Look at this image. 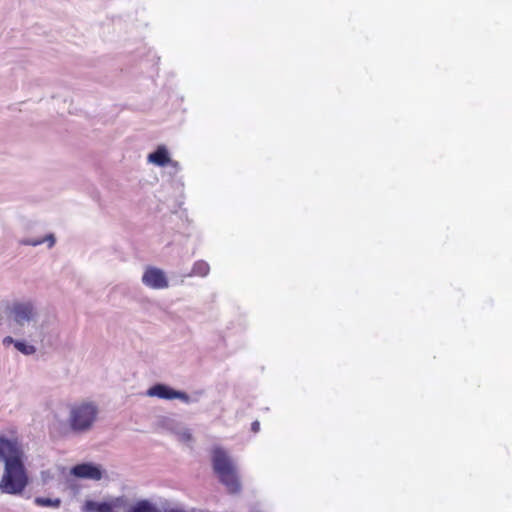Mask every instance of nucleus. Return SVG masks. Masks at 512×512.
I'll return each instance as SVG.
<instances>
[{
	"label": "nucleus",
	"instance_id": "obj_1",
	"mask_svg": "<svg viewBox=\"0 0 512 512\" xmlns=\"http://www.w3.org/2000/svg\"><path fill=\"white\" fill-rule=\"evenodd\" d=\"M212 467L219 481L229 493L236 494L240 492L241 483L237 469L226 451L220 447H216L212 451Z\"/></svg>",
	"mask_w": 512,
	"mask_h": 512
},
{
	"label": "nucleus",
	"instance_id": "obj_2",
	"mask_svg": "<svg viewBox=\"0 0 512 512\" xmlns=\"http://www.w3.org/2000/svg\"><path fill=\"white\" fill-rule=\"evenodd\" d=\"M29 483L24 461H11L4 465V472L0 480V490L10 495L21 494Z\"/></svg>",
	"mask_w": 512,
	"mask_h": 512
},
{
	"label": "nucleus",
	"instance_id": "obj_3",
	"mask_svg": "<svg viewBox=\"0 0 512 512\" xmlns=\"http://www.w3.org/2000/svg\"><path fill=\"white\" fill-rule=\"evenodd\" d=\"M98 415L97 406L84 402L73 405L69 413V426L73 432L83 433L90 430Z\"/></svg>",
	"mask_w": 512,
	"mask_h": 512
},
{
	"label": "nucleus",
	"instance_id": "obj_4",
	"mask_svg": "<svg viewBox=\"0 0 512 512\" xmlns=\"http://www.w3.org/2000/svg\"><path fill=\"white\" fill-rule=\"evenodd\" d=\"M24 453L16 437L7 438L0 434V460L6 463L23 460Z\"/></svg>",
	"mask_w": 512,
	"mask_h": 512
},
{
	"label": "nucleus",
	"instance_id": "obj_5",
	"mask_svg": "<svg viewBox=\"0 0 512 512\" xmlns=\"http://www.w3.org/2000/svg\"><path fill=\"white\" fill-rule=\"evenodd\" d=\"M147 395L150 397H157L160 399H180L184 402H189V396L185 392L174 390L164 384H156L147 390Z\"/></svg>",
	"mask_w": 512,
	"mask_h": 512
},
{
	"label": "nucleus",
	"instance_id": "obj_6",
	"mask_svg": "<svg viewBox=\"0 0 512 512\" xmlns=\"http://www.w3.org/2000/svg\"><path fill=\"white\" fill-rule=\"evenodd\" d=\"M142 282L152 289H164L168 287V280L165 273L156 267H148L143 276Z\"/></svg>",
	"mask_w": 512,
	"mask_h": 512
},
{
	"label": "nucleus",
	"instance_id": "obj_7",
	"mask_svg": "<svg viewBox=\"0 0 512 512\" xmlns=\"http://www.w3.org/2000/svg\"><path fill=\"white\" fill-rule=\"evenodd\" d=\"M11 311L14 321L20 325L31 321L35 316V311L31 303H15Z\"/></svg>",
	"mask_w": 512,
	"mask_h": 512
},
{
	"label": "nucleus",
	"instance_id": "obj_8",
	"mask_svg": "<svg viewBox=\"0 0 512 512\" xmlns=\"http://www.w3.org/2000/svg\"><path fill=\"white\" fill-rule=\"evenodd\" d=\"M71 473L78 478H86L92 480H100L102 478V472L100 468L91 463L78 464L71 469Z\"/></svg>",
	"mask_w": 512,
	"mask_h": 512
},
{
	"label": "nucleus",
	"instance_id": "obj_9",
	"mask_svg": "<svg viewBox=\"0 0 512 512\" xmlns=\"http://www.w3.org/2000/svg\"><path fill=\"white\" fill-rule=\"evenodd\" d=\"M148 160L158 166H166L169 161V155L165 147L160 146L157 150L148 156Z\"/></svg>",
	"mask_w": 512,
	"mask_h": 512
},
{
	"label": "nucleus",
	"instance_id": "obj_10",
	"mask_svg": "<svg viewBox=\"0 0 512 512\" xmlns=\"http://www.w3.org/2000/svg\"><path fill=\"white\" fill-rule=\"evenodd\" d=\"M128 512H160L155 506L148 501H140L133 506Z\"/></svg>",
	"mask_w": 512,
	"mask_h": 512
},
{
	"label": "nucleus",
	"instance_id": "obj_11",
	"mask_svg": "<svg viewBox=\"0 0 512 512\" xmlns=\"http://www.w3.org/2000/svg\"><path fill=\"white\" fill-rule=\"evenodd\" d=\"M35 504L42 507H59L61 504L60 499H50L46 497L35 498Z\"/></svg>",
	"mask_w": 512,
	"mask_h": 512
},
{
	"label": "nucleus",
	"instance_id": "obj_12",
	"mask_svg": "<svg viewBox=\"0 0 512 512\" xmlns=\"http://www.w3.org/2000/svg\"><path fill=\"white\" fill-rule=\"evenodd\" d=\"M209 265L204 261H198L194 264L192 273L198 276H206L209 273Z\"/></svg>",
	"mask_w": 512,
	"mask_h": 512
},
{
	"label": "nucleus",
	"instance_id": "obj_13",
	"mask_svg": "<svg viewBox=\"0 0 512 512\" xmlns=\"http://www.w3.org/2000/svg\"><path fill=\"white\" fill-rule=\"evenodd\" d=\"M14 345L19 351H21L22 353H24L26 355H30L35 352V347L32 345H27L20 341H16Z\"/></svg>",
	"mask_w": 512,
	"mask_h": 512
},
{
	"label": "nucleus",
	"instance_id": "obj_14",
	"mask_svg": "<svg viewBox=\"0 0 512 512\" xmlns=\"http://www.w3.org/2000/svg\"><path fill=\"white\" fill-rule=\"evenodd\" d=\"M251 430L254 432V433H257L259 430H260V423L258 421H254L252 424H251Z\"/></svg>",
	"mask_w": 512,
	"mask_h": 512
},
{
	"label": "nucleus",
	"instance_id": "obj_15",
	"mask_svg": "<svg viewBox=\"0 0 512 512\" xmlns=\"http://www.w3.org/2000/svg\"><path fill=\"white\" fill-rule=\"evenodd\" d=\"M49 239H50V246H52V245L54 244V238H53V236H50V237H49Z\"/></svg>",
	"mask_w": 512,
	"mask_h": 512
},
{
	"label": "nucleus",
	"instance_id": "obj_16",
	"mask_svg": "<svg viewBox=\"0 0 512 512\" xmlns=\"http://www.w3.org/2000/svg\"><path fill=\"white\" fill-rule=\"evenodd\" d=\"M43 241H38V242H34L32 243L33 245H37V244H41Z\"/></svg>",
	"mask_w": 512,
	"mask_h": 512
}]
</instances>
